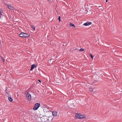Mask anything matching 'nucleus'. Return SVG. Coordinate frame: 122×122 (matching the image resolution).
I'll return each instance as SVG.
<instances>
[{"instance_id":"f257e3e1","label":"nucleus","mask_w":122,"mask_h":122,"mask_svg":"<svg viewBox=\"0 0 122 122\" xmlns=\"http://www.w3.org/2000/svg\"><path fill=\"white\" fill-rule=\"evenodd\" d=\"M43 107H41V108H43L42 111H40V113L41 114V115H43L44 112H46L49 111V110L47 108L45 107L43 108Z\"/></svg>"},{"instance_id":"f03ea898","label":"nucleus","mask_w":122,"mask_h":122,"mask_svg":"<svg viewBox=\"0 0 122 122\" xmlns=\"http://www.w3.org/2000/svg\"><path fill=\"white\" fill-rule=\"evenodd\" d=\"M40 104L39 103H37L35 104L33 108L34 110H37L39 107L40 106Z\"/></svg>"},{"instance_id":"7ed1b4c3","label":"nucleus","mask_w":122,"mask_h":122,"mask_svg":"<svg viewBox=\"0 0 122 122\" xmlns=\"http://www.w3.org/2000/svg\"><path fill=\"white\" fill-rule=\"evenodd\" d=\"M47 117L46 116H44L42 118V119H41V121L42 122H48V121L49 120V119H47Z\"/></svg>"},{"instance_id":"20e7f679","label":"nucleus","mask_w":122,"mask_h":122,"mask_svg":"<svg viewBox=\"0 0 122 122\" xmlns=\"http://www.w3.org/2000/svg\"><path fill=\"white\" fill-rule=\"evenodd\" d=\"M26 97L28 101H30L31 99V95L29 92H28L27 94Z\"/></svg>"},{"instance_id":"39448f33","label":"nucleus","mask_w":122,"mask_h":122,"mask_svg":"<svg viewBox=\"0 0 122 122\" xmlns=\"http://www.w3.org/2000/svg\"><path fill=\"white\" fill-rule=\"evenodd\" d=\"M94 81H95V82H97L99 81V77L98 76H96L94 78Z\"/></svg>"},{"instance_id":"423d86ee","label":"nucleus","mask_w":122,"mask_h":122,"mask_svg":"<svg viewBox=\"0 0 122 122\" xmlns=\"http://www.w3.org/2000/svg\"><path fill=\"white\" fill-rule=\"evenodd\" d=\"M91 24H92V23L91 22H89L88 21L87 22H86V23H84L83 24V25L85 26H87L88 25H90Z\"/></svg>"},{"instance_id":"0eeeda50","label":"nucleus","mask_w":122,"mask_h":122,"mask_svg":"<svg viewBox=\"0 0 122 122\" xmlns=\"http://www.w3.org/2000/svg\"><path fill=\"white\" fill-rule=\"evenodd\" d=\"M52 113L53 116L54 117L56 116L57 115V112L56 111H52Z\"/></svg>"},{"instance_id":"6e6552de","label":"nucleus","mask_w":122,"mask_h":122,"mask_svg":"<svg viewBox=\"0 0 122 122\" xmlns=\"http://www.w3.org/2000/svg\"><path fill=\"white\" fill-rule=\"evenodd\" d=\"M36 67V65L33 64L31 66V68L30 69V71H31L33 70V69Z\"/></svg>"},{"instance_id":"1a4fd4ad","label":"nucleus","mask_w":122,"mask_h":122,"mask_svg":"<svg viewBox=\"0 0 122 122\" xmlns=\"http://www.w3.org/2000/svg\"><path fill=\"white\" fill-rule=\"evenodd\" d=\"M24 34H26L24 32H21V33L19 35V36L20 37H24Z\"/></svg>"},{"instance_id":"9d476101","label":"nucleus","mask_w":122,"mask_h":122,"mask_svg":"<svg viewBox=\"0 0 122 122\" xmlns=\"http://www.w3.org/2000/svg\"><path fill=\"white\" fill-rule=\"evenodd\" d=\"M79 119H82V118H86V116L85 115H81V114H80V116H79Z\"/></svg>"},{"instance_id":"9b49d317","label":"nucleus","mask_w":122,"mask_h":122,"mask_svg":"<svg viewBox=\"0 0 122 122\" xmlns=\"http://www.w3.org/2000/svg\"><path fill=\"white\" fill-rule=\"evenodd\" d=\"M6 5L8 6V8L11 9H13L14 7L11 6L10 5H8L7 4H6Z\"/></svg>"},{"instance_id":"f8f14e48","label":"nucleus","mask_w":122,"mask_h":122,"mask_svg":"<svg viewBox=\"0 0 122 122\" xmlns=\"http://www.w3.org/2000/svg\"><path fill=\"white\" fill-rule=\"evenodd\" d=\"M25 34H24V37L25 38H28L30 36V35L28 34L27 33H25Z\"/></svg>"},{"instance_id":"ddd939ff","label":"nucleus","mask_w":122,"mask_h":122,"mask_svg":"<svg viewBox=\"0 0 122 122\" xmlns=\"http://www.w3.org/2000/svg\"><path fill=\"white\" fill-rule=\"evenodd\" d=\"M80 114H78L77 113H76L75 115L76 117V118L79 119V116H80Z\"/></svg>"},{"instance_id":"4468645a","label":"nucleus","mask_w":122,"mask_h":122,"mask_svg":"<svg viewBox=\"0 0 122 122\" xmlns=\"http://www.w3.org/2000/svg\"><path fill=\"white\" fill-rule=\"evenodd\" d=\"M69 25L71 26L74 27V28H75V26L72 23H70L69 24Z\"/></svg>"},{"instance_id":"2eb2a0df","label":"nucleus","mask_w":122,"mask_h":122,"mask_svg":"<svg viewBox=\"0 0 122 122\" xmlns=\"http://www.w3.org/2000/svg\"><path fill=\"white\" fill-rule=\"evenodd\" d=\"M3 14H4L2 12H1L0 11V15H1L0 16V19L1 18V15H2V16H4L3 15Z\"/></svg>"},{"instance_id":"dca6fc26","label":"nucleus","mask_w":122,"mask_h":122,"mask_svg":"<svg viewBox=\"0 0 122 122\" xmlns=\"http://www.w3.org/2000/svg\"><path fill=\"white\" fill-rule=\"evenodd\" d=\"M8 99L9 101L10 102H12L13 100V99L10 97H8Z\"/></svg>"},{"instance_id":"f3484780","label":"nucleus","mask_w":122,"mask_h":122,"mask_svg":"<svg viewBox=\"0 0 122 122\" xmlns=\"http://www.w3.org/2000/svg\"><path fill=\"white\" fill-rule=\"evenodd\" d=\"M0 57L1 58V60L3 62H4L5 61V59L2 57V56H0Z\"/></svg>"},{"instance_id":"a211bd4d","label":"nucleus","mask_w":122,"mask_h":122,"mask_svg":"<svg viewBox=\"0 0 122 122\" xmlns=\"http://www.w3.org/2000/svg\"><path fill=\"white\" fill-rule=\"evenodd\" d=\"M34 30H35V27H34V26L32 25H31V26H30Z\"/></svg>"},{"instance_id":"6ab92c4d","label":"nucleus","mask_w":122,"mask_h":122,"mask_svg":"<svg viewBox=\"0 0 122 122\" xmlns=\"http://www.w3.org/2000/svg\"><path fill=\"white\" fill-rule=\"evenodd\" d=\"M89 90L91 92L93 90V89L91 87L89 88Z\"/></svg>"},{"instance_id":"aec40b11","label":"nucleus","mask_w":122,"mask_h":122,"mask_svg":"<svg viewBox=\"0 0 122 122\" xmlns=\"http://www.w3.org/2000/svg\"><path fill=\"white\" fill-rule=\"evenodd\" d=\"M84 50V49H82V48H81L80 50L79 51H83Z\"/></svg>"},{"instance_id":"412c9836","label":"nucleus","mask_w":122,"mask_h":122,"mask_svg":"<svg viewBox=\"0 0 122 122\" xmlns=\"http://www.w3.org/2000/svg\"><path fill=\"white\" fill-rule=\"evenodd\" d=\"M60 18H61L60 16H59L58 17V19L59 22H60L61 21Z\"/></svg>"},{"instance_id":"4be33fe9","label":"nucleus","mask_w":122,"mask_h":122,"mask_svg":"<svg viewBox=\"0 0 122 122\" xmlns=\"http://www.w3.org/2000/svg\"><path fill=\"white\" fill-rule=\"evenodd\" d=\"M90 56L91 57L92 59H93V56L92 55V54H91L90 55Z\"/></svg>"},{"instance_id":"5701e85b","label":"nucleus","mask_w":122,"mask_h":122,"mask_svg":"<svg viewBox=\"0 0 122 122\" xmlns=\"http://www.w3.org/2000/svg\"><path fill=\"white\" fill-rule=\"evenodd\" d=\"M38 81L39 82H40V83H41V81L40 80H38Z\"/></svg>"},{"instance_id":"b1692460","label":"nucleus","mask_w":122,"mask_h":122,"mask_svg":"<svg viewBox=\"0 0 122 122\" xmlns=\"http://www.w3.org/2000/svg\"><path fill=\"white\" fill-rule=\"evenodd\" d=\"M6 91H7V89H6L5 90V91H6V93H7V94H8V92H7Z\"/></svg>"},{"instance_id":"393cba45","label":"nucleus","mask_w":122,"mask_h":122,"mask_svg":"<svg viewBox=\"0 0 122 122\" xmlns=\"http://www.w3.org/2000/svg\"><path fill=\"white\" fill-rule=\"evenodd\" d=\"M108 1V0H106V2H107Z\"/></svg>"},{"instance_id":"a878e982","label":"nucleus","mask_w":122,"mask_h":122,"mask_svg":"<svg viewBox=\"0 0 122 122\" xmlns=\"http://www.w3.org/2000/svg\"><path fill=\"white\" fill-rule=\"evenodd\" d=\"M0 44H1V41L0 40Z\"/></svg>"},{"instance_id":"bb28decb","label":"nucleus","mask_w":122,"mask_h":122,"mask_svg":"<svg viewBox=\"0 0 122 122\" xmlns=\"http://www.w3.org/2000/svg\"><path fill=\"white\" fill-rule=\"evenodd\" d=\"M76 49H76H76H75V50H76Z\"/></svg>"},{"instance_id":"cd10ccee","label":"nucleus","mask_w":122,"mask_h":122,"mask_svg":"<svg viewBox=\"0 0 122 122\" xmlns=\"http://www.w3.org/2000/svg\"><path fill=\"white\" fill-rule=\"evenodd\" d=\"M36 66H37V65H36Z\"/></svg>"},{"instance_id":"c85d7f7f","label":"nucleus","mask_w":122,"mask_h":122,"mask_svg":"<svg viewBox=\"0 0 122 122\" xmlns=\"http://www.w3.org/2000/svg\"><path fill=\"white\" fill-rule=\"evenodd\" d=\"M36 66H37V65H36Z\"/></svg>"}]
</instances>
